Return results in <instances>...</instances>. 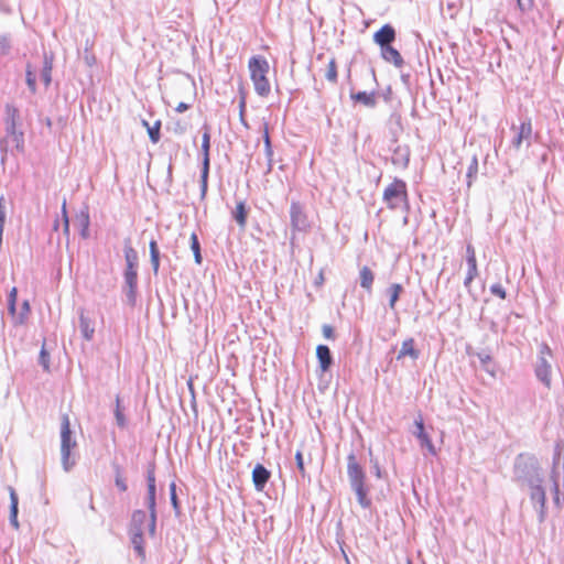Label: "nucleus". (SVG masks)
I'll use <instances>...</instances> for the list:
<instances>
[{
    "instance_id": "obj_1",
    "label": "nucleus",
    "mask_w": 564,
    "mask_h": 564,
    "mask_svg": "<svg viewBox=\"0 0 564 564\" xmlns=\"http://www.w3.org/2000/svg\"><path fill=\"white\" fill-rule=\"evenodd\" d=\"M248 69L256 93L261 97H267L271 91L269 74V62L263 56H252L248 62Z\"/></svg>"
},
{
    "instance_id": "obj_2",
    "label": "nucleus",
    "mask_w": 564,
    "mask_h": 564,
    "mask_svg": "<svg viewBox=\"0 0 564 564\" xmlns=\"http://www.w3.org/2000/svg\"><path fill=\"white\" fill-rule=\"evenodd\" d=\"M382 199L391 210L406 207L409 204L406 183L403 180L394 178L384 188Z\"/></svg>"
},
{
    "instance_id": "obj_3",
    "label": "nucleus",
    "mask_w": 564,
    "mask_h": 564,
    "mask_svg": "<svg viewBox=\"0 0 564 564\" xmlns=\"http://www.w3.org/2000/svg\"><path fill=\"white\" fill-rule=\"evenodd\" d=\"M149 520L150 516H148L142 510H137L132 514V522H131V542L133 544V547L138 555L144 560L145 558V547H144V540H143V525L145 524L149 529Z\"/></svg>"
},
{
    "instance_id": "obj_4",
    "label": "nucleus",
    "mask_w": 564,
    "mask_h": 564,
    "mask_svg": "<svg viewBox=\"0 0 564 564\" xmlns=\"http://www.w3.org/2000/svg\"><path fill=\"white\" fill-rule=\"evenodd\" d=\"M347 473L350 484L358 496V500L361 505H365L366 490H365V473L361 466L358 464L354 454L347 457Z\"/></svg>"
},
{
    "instance_id": "obj_5",
    "label": "nucleus",
    "mask_w": 564,
    "mask_h": 564,
    "mask_svg": "<svg viewBox=\"0 0 564 564\" xmlns=\"http://www.w3.org/2000/svg\"><path fill=\"white\" fill-rule=\"evenodd\" d=\"M76 443L72 441V431H70V422L67 414L62 416V426H61V452H62V460L64 468L69 469V455L72 448H74Z\"/></svg>"
},
{
    "instance_id": "obj_6",
    "label": "nucleus",
    "mask_w": 564,
    "mask_h": 564,
    "mask_svg": "<svg viewBox=\"0 0 564 564\" xmlns=\"http://www.w3.org/2000/svg\"><path fill=\"white\" fill-rule=\"evenodd\" d=\"M290 219L293 231L305 232L311 228L308 216L300 202L291 203Z\"/></svg>"
},
{
    "instance_id": "obj_7",
    "label": "nucleus",
    "mask_w": 564,
    "mask_h": 564,
    "mask_svg": "<svg viewBox=\"0 0 564 564\" xmlns=\"http://www.w3.org/2000/svg\"><path fill=\"white\" fill-rule=\"evenodd\" d=\"M466 264H467V274L464 280V285L469 288L471 282L478 275V265L476 258V250L473 245L468 243L466 246Z\"/></svg>"
},
{
    "instance_id": "obj_8",
    "label": "nucleus",
    "mask_w": 564,
    "mask_h": 564,
    "mask_svg": "<svg viewBox=\"0 0 564 564\" xmlns=\"http://www.w3.org/2000/svg\"><path fill=\"white\" fill-rule=\"evenodd\" d=\"M209 132L203 134L202 150L204 153L203 169H202V194L205 195L207 191V180L209 173Z\"/></svg>"
},
{
    "instance_id": "obj_9",
    "label": "nucleus",
    "mask_w": 564,
    "mask_h": 564,
    "mask_svg": "<svg viewBox=\"0 0 564 564\" xmlns=\"http://www.w3.org/2000/svg\"><path fill=\"white\" fill-rule=\"evenodd\" d=\"M512 130L516 131V135L512 140V144L514 149L519 150L524 141L529 143L532 135V123L531 120L528 119L520 123L519 127H512Z\"/></svg>"
},
{
    "instance_id": "obj_10",
    "label": "nucleus",
    "mask_w": 564,
    "mask_h": 564,
    "mask_svg": "<svg viewBox=\"0 0 564 564\" xmlns=\"http://www.w3.org/2000/svg\"><path fill=\"white\" fill-rule=\"evenodd\" d=\"M395 40V30L390 24H384L382 28H380L375 34H373V41L377 43L381 48L388 45H391V43Z\"/></svg>"
},
{
    "instance_id": "obj_11",
    "label": "nucleus",
    "mask_w": 564,
    "mask_h": 564,
    "mask_svg": "<svg viewBox=\"0 0 564 564\" xmlns=\"http://www.w3.org/2000/svg\"><path fill=\"white\" fill-rule=\"evenodd\" d=\"M411 358L416 360L420 357V350L416 348L415 339L410 337L402 341L397 359Z\"/></svg>"
},
{
    "instance_id": "obj_12",
    "label": "nucleus",
    "mask_w": 564,
    "mask_h": 564,
    "mask_svg": "<svg viewBox=\"0 0 564 564\" xmlns=\"http://www.w3.org/2000/svg\"><path fill=\"white\" fill-rule=\"evenodd\" d=\"M271 473L261 464H257L252 470V481L257 490H263L270 479Z\"/></svg>"
},
{
    "instance_id": "obj_13",
    "label": "nucleus",
    "mask_w": 564,
    "mask_h": 564,
    "mask_svg": "<svg viewBox=\"0 0 564 564\" xmlns=\"http://www.w3.org/2000/svg\"><path fill=\"white\" fill-rule=\"evenodd\" d=\"M415 426L417 430L415 435L419 438L421 446L426 447V449L430 452V454L436 455V449L432 443V440H431L430 435L424 430L423 420L422 419L416 420Z\"/></svg>"
},
{
    "instance_id": "obj_14",
    "label": "nucleus",
    "mask_w": 564,
    "mask_h": 564,
    "mask_svg": "<svg viewBox=\"0 0 564 564\" xmlns=\"http://www.w3.org/2000/svg\"><path fill=\"white\" fill-rule=\"evenodd\" d=\"M535 375L547 388L551 387V365L545 357L539 358Z\"/></svg>"
},
{
    "instance_id": "obj_15",
    "label": "nucleus",
    "mask_w": 564,
    "mask_h": 564,
    "mask_svg": "<svg viewBox=\"0 0 564 564\" xmlns=\"http://www.w3.org/2000/svg\"><path fill=\"white\" fill-rule=\"evenodd\" d=\"M148 507L150 510V520H149V535L153 536L155 534V488H148Z\"/></svg>"
},
{
    "instance_id": "obj_16",
    "label": "nucleus",
    "mask_w": 564,
    "mask_h": 564,
    "mask_svg": "<svg viewBox=\"0 0 564 564\" xmlns=\"http://www.w3.org/2000/svg\"><path fill=\"white\" fill-rule=\"evenodd\" d=\"M381 56L386 62L393 64L395 67H401L404 63L400 52L391 45L381 48Z\"/></svg>"
},
{
    "instance_id": "obj_17",
    "label": "nucleus",
    "mask_w": 564,
    "mask_h": 564,
    "mask_svg": "<svg viewBox=\"0 0 564 564\" xmlns=\"http://www.w3.org/2000/svg\"><path fill=\"white\" fill-rule=\"evenodd\" d=\"M316 357L318 359L319 368L322 371H327L330 368L333 361L329 348L325 345H318L316 347Z\"/></svg>"
},
{
    "instance_id": "obj_18",
    "label": "nucleus",
    "mask_w": 564,
    "mask_h": 564,
    "mask_svg": "<svg viewBox=\"0 0 564 564\" xmlns=\"http://www.w3.org/2000/svg\"><path fill=\"white\" fill-rule=\"evenodd\" d=\"M351 99L356 102H360L367 107H375L377 104V94L375 91H358L356 94H351Z\"/></svg>"
},
{
    "instance_id": "obj_19",
    "label": "nucleus",
    "mask_w": 564,
    "mask_h": 564,
    "mask_svg": "<svg viewBox=\"0 0 564 564\" xmlns=\"http://www.w3.org/2000/svg\"><path fill=\"white\" fill-rule=\"evenodd\" d=\"M234 218L241 229L246 228L248 210L246 208L245 202H239L236 204V208L234 210Z\"/></svg>"
},
{
    "instance_id": "obj_20",
    "label": "nucleus",
    "mask_w": 564,
    "mask_h": 564,
    "mask_svg": "<svg viewBox=\"0 0 564 564\" xmlns=\"http://www.w3.org/2000/svg\"><path fill=\"white\" fill-rule=\"evenodd\" d=\"M360 275V285L366 291L370 292L372 289V284L375 281V274L368 267H362L359 272Z\"/></svg>"
},
{
    "instance_id": "obj_21",
    "label": "nucleus",
    "mask_w": 564,
    "mask_h": 564,
    "mask_svg": "<svg viewBox=\"0 0 564 564\" xmlns=\"http://www.w3.org/2000/svg\"><path fill=\"white\" fill-rule=\"evenodd\" d=\"M142 124L143 127L147 128V131H148V134L150 137V140L153 142V143H158L160 141V138H161V134H160V130H161V121L160 120H156L153 126H150L148 121L143 120L142 121Z\"/></svg>"
},
{
    "instance_id": "obj_22",
    "label": "nucleus",
    "mask_w": 564,
    "mask_h": 564,
    "mask_svg": "<svg viewBox=\"0 0 564 564\" xmlns=\"http://www.w3.org/2000/svg\"><path fill=\"white\" fill-rule=\"evenodd\" d=\"M79 326H80V330L83 333V336L87 340H90L93 338V336H94V333H95V328H94V325H93L91 321L87 316L80 315Z\"/></svg>"
},
{
    "instance_id": "obj_23",
    "label": "nucleus",
    "mask_w": 564,
    "mask_h": 564,
    "mask_svg": "<svg viewBox=\"0 0 564 564\" xmlns=\"http://www.w3.org/2000/svg\"><path fill=\"white\" fill-rule=\"evenodd\" d=\"M324 77L332 84L337 83V78H338L337 62L334 57L328 61L325 73H324Z\"/></svg>"
},
{
    "instance_id": "obj_24",
    "label": "nucleus",
    "mask_w": 564,
    "mask_h": 564,
    "mask_svg": "<svg viewBox=\"0 0 564 564\" xmlns=\"http://www.w3.org/2000/svg\"><path fill=\"white\" fill-rule=\"evenodd\" d=\"M113 469H115V484H116L117 488L121 492L127 491L128 485H127L126 478L123 476L121 466L116 464V465H113Z\"/></svg>"
},
{
    "instance_id": "obj_25",
    "label": "nucleus",
    "mask_w": 564,
    "mask_h": 564,
    "mask_svg": "<svg viewBox=\"0 0 564 564\" xmlns=\"http://www.w3.org/2000/svg\"><path fill=\"white\" fill-rule=\"evenodd\" d=\"M149 248H150V257H151V263L153 267V271H154V273H156L159 271V267H160V252H159L156 241L151 240L149 243Z\"/></svg>"
},
{
    "instance_id": "obj_26",
    "label": "nucleus",
    "mask_w": 564,
    "mask_h": 564,
    "mask_svg": "<svg viewBox=\"0 0 564 564\" xmlns=\"http://www.w3.org/2000/svg\"><path fill=\"white\" fill-rule=\"evenodd\" d=\"M52 69H53L52 58L45 57L41 77L46 87L50 86V84L52 82Z\"/></svg>"
},
{
    "instance_id": "obj_27",
    "label": "nucleus",
    "mask_w": 564,
    "mask_h": 564,
    "mask_svg": "<svg viewBox=\"0 0 564 564\" xmlns=\"http://www.w3.org/2000/svg\"><path fill=\"white\" fill-rule=\"evenodd\" d=\"M124 259L127 267H138V253L131 245L124 247Z\"/></svg>"
},
{
    "instance_id": "obj_28",
    "label": "nucleus",
    "mask_w": 564,
    "mask_h": 564,
    "mask_svg": "<svg viewBox=\"0 0 564 564\" xmlns=\"http://www.w3.org/2000/svg\"><path fill=\"white\" fill-rule=\"evenodd\" d=\"M402 291H403V288L399 283L392 284L390 286V289H389V292H390L389 306H390V308L393 310L395 307V303L398 302Z\"/></svg>"
},
{
    "instance_id": "obj_29",
    "label": "nucleus",
    "mask_w": 564,
    "mask_h": 564,
    "mask_svg": "<svg viewBox=\"0 0 564 564\" xmlns=\"http://www.w3.org/2000/svg\"><path fill=\"white\" fill-rule=\"evenodd\" d=\"M191 248L194 253L195 262L197 264H200L202 263L200 246H199L198 237L195 232H193L191 235Z\"/></svg>"
},
{
    "instance_id": "obj_30",
    "label": "nucleus",
    "mask_w": 564,
    "mask_h": 564,
    "mask_svg": "<svg viewBox=\"0 0 564 564\" xmlns=\"http://www.w3.org/2000/svg\"><path fill=\"white\" fill-rule=\"evenodd\" d=\"M124 279L130 289L135 288L138 280L137 267H127L124 272Z\"/></svg>"
},
{
    "instance_id": "obj_31",
    "label": "nucleus",
    "mask_w": 564,
    "mask_h": 564,
    "mask_svg": "<svg viewBox=\"0 0 564 564\" xmlns=\"http://www.w3.org/2000/svg\"><path fill=\"white\" fill-rule=\"evenodd\" d=\"M263 142H264L265 155L269 159V161H271L272 156H273V150H272L270 134H269V128H268L267 123L263 126Z\"/></svg>"
},
{
    "instance_id": "obj_32",
    "label": "nucleus",
    "mask_w": 564,
    "mask_h": 564,
    "mask_svg": "<svg viewBox=\"0 0 564 564\" xmlns=\"http://www.w3.org/2000/svg\"><path fill=\"white\" fill-rule=\"evenodd\" d=\"M478 173V160L474 156L467 170V185L470 186Z\"/></svg>"
},
{
    "instance_id": "obj_33",
    "label": "nucleus",
    "mask_w": 564,
    "mask_h": 564,
    "mask_svg": "<svg viewBox=\"0 0 564 564\" xmlns=\"http://www.w3.org/2000/svg\"><path fill=\"white\" fill-rule=\"evenodd\" d=\"M26 84L32 93L36 91V76L30 64L26 66Z\"/></svg>"
},
{
    "instance_id": "obj_34",
    "label": "nucleus",
    "mask_w": 564,
    "mask_h": 564,
    "mask_svg": "<svg viewBox=\"0 0 564 564\" xmlns=\"http://www.w3.org/2000/svg\"><path fill=\"white\" fill-rule=\"evenodd\" d=\"M6 113H7L8 121H10L11 126L14 128L17 120L19 118V110L12 105H7Z\"/></svg>"
},
{
    "instance_id": "obj_35",
    "label": "nucleus",
    "mask_w": 564,
    "mask_h": 564,
    "mask_svg": "<svg viewBox=\"0 0 564 564\" xmlns=\"http://www.w3.org/2000/svg\"><path fill=\"white\" fill-rule=\"evenodd\" d=\"M531 498L541 505H544L546 499L544 489L540 485L534 486L532 488Z\"/></svg>"
},
{
    "instance_id": "obj_36",
    "label": "nucleus",
    "mask_w": 564,
    "mask_h": 564,
    "mask_svg": "<svg viewBox=\"0 0 564 564\" xmlns=\"http://www.w3.org/2000/svg\"><path fill=\"white\" fill-rule=\"evenodd\" d=\"M18 290L17 288H12L9 293V312L12 317H15V305H17Z\"/></svg>"
},
{
    "instance_id": "obj_37",
    "label": "nucleus",
    "mask_w": 564,
    "mask_h": 564,
    "mask_svg": "<svg viewBox=\"0 0 564 564\" xmlns=\"http://www.w3.org/2000/svg\"><path fill=\"white\" fill-rule=\"evenodd\" d=\"M517 6L522 13H527L533 10L535 0H517Z\"/></svg>"
},
{
    "instance_id": "obj_38",
    "label": "nucleus",
    "mask_w": 564,
    "mask_h": 564,
    "mask_svg": "<svg viewBox=\"0 0 564 564\" xmlns=\"http://www.w3.org/2000/svg\"><path fill=\"white\" fill-rule=\"evenodd\" d=\"M40 364L44 368V370H50V355L45 349V344L43 343L41 351H40Z\"/></svg>"
},
{
    "instance_id": "obj_39",
    "label": "nucleus",
    "mask_w": 564,
    "mask_h": 564,
    "mask_svg": "<svg viewBox=\"0 0 564 564\" xmlns=\"http://www.w3.org/2000/svg\"><path fill=\"white\" fill-rule=\"evenodd\" d=\"M62 225H63L64 235L66 237H68V235H69V221H68V217H67L65 202L63 203V206H62Z\"/></svg>"
},
{
    "instance_id": "obj_40",
    "label": "nucleus",
    "mask_w": 564,
    "mask_h": 564,
    "mask_svg": "<svg viewBox=\"0 0 564 564\" xmlns=\"http://www.w3.org/2000/svg\"><path fill=\"white\" fill-rule=\"evenodd\" d=\"M491 294L498 296L501 300H505L507 296L506 290L501 284H494L490 286Z\"/></svg>"
},
{
    "instance_id": "obj_41",
    "label": "nucleus",
    "mask_w": 564,
    "mask_h": 564,
    "mask_svg": "<svg viewBox=\"0 0 564 564\" xmlns=\"http://www.w3.org/2000/svg\"><path fill=\"white\" fill-rule=\"evenodd\" d=\"M295 462H296V466H297L300 474L302 475V477H305L306 469L304 466L303 454L300 451L296 452V454H295Z\"/></svg>"
},
{
    "instance_id": "obj_42",
    "label": "nucleus",
    "mask_w": 564,
    "mask_h": 564,
    "mask_svg": "<svg viewBox=\"0 0 564 564\" xmlns=\"http://www.w3.org/2000/svg\"><path fill=\"white\" fill-rule=\"evenodd\" d=\"M6 217L4 197L0 196V230H4Z\"/></svg>"
},
{
    "instance_id": "obj_43",
    "label": "nucleus",
    "mask_w": 564,
    "mask_h": 564,
    "mask_svg": "<svg viewBox=\"0 0 564 564\" xmlns=\"http://www.w3.org/2000/svg\"><path fill=\"white\" fill-rule=\"evenodd\" d=\"M116 420L119 426L123 427L126 425L124 415L120 409L119 399H117V408H116Z\"/></svg>"
},
{
    "instance_id": "obj_44",
    "label": "nucleus",
    "mask_w": 564,
    "mask_h": 564,
    "mask_svg": "<svg viewBox=\"0 0 564 564\" xmlns=\"http://www.w3.org/2000/svg\"><path fill=\"white\" fill-rule=\"evenodd\" d=\"M147 480H148V488H155V473H154V466H152V467H150V468L148 469Z\"/></svg>"
},
{
    "instance_id": "obj_45",
    "label": "nucleus",
    "mask_w": 564,
    "mask_h": 564,
    "mask_svg": "<svg viewBox=\"0 0 564 564\" xmlns=\"http://www.w3.org/2000/svg\"><path fill=\"white\" fill-rule=\"evenodd\" d=\"M322 332H323V336L326 339H334L335 338L334 328L330 325H324L323 328H322Z\"/></svg>"
},
{
    "instance_id": "obj_46",
    "label": "nucleus",
    "mask_w": 564,
    "mask_h": 564,
    "mask_svg": "<svg viewBox=\"0 0 564 564\" xmlns=\"http://www.w3.org/2000/svg\"><path fill=\"white\" fill-rule=\"evenodd\" d=\"M10 511H11V514H10L11 523L15 528H18L19 527V523H18V506H10Z\"/></svg>"
},
{
    "instance_id": "obj_47",
    "label": "nucleus",
    "mask_w": 564,
    "mask_h": 564,
    "mask_svg": "<svg viewBox=\"0 0 564 564\" xmlns=\"http://www.w3.org/2000/svg\"><path fill=\"white\" fill-rule=\"evenodd\" d=\"M30 311V307H29V303L28 302H24L23 303V312L18 316L15 314V317H13L18 323H23L26 314L29 313Z\"/></svg>"
},
{
    "instance_id": "obj_48",
    "label": "nucleus",
    "mask_w": 564,
    "mask_h": 564,
    "mask_svg": "<svg viewBox=\"0 0 564 564\" xmlns=\"http://www.w3.org/2000/svg\"><path fill=\"white\" fill-rule=\"evenodd\" d=\"M175 489H176V486L174 482L171 484L170 486V490H171V501L174 506V508H177V497H176V492H175Z\"/></svg>"
},
{
    "instance_id": "obj_49",
    "label": "nucleus",
    "mask_w": 564,
    "mask_h": 564,
    "mask_svg": "<svg viewBox=\"0 0 564 564\" xmlns=\"http://www.w3.org/2000/svg\"><path fill=\"white\" fill-rule=\"evenodd\" d=\"M540 355H541L540 357H545V358H546V357H551V356H552V352H551L550 347H549V346H546V345H543V346L541 347Z\"/></svg>"
},
{
    "instance_id": "obj_50",
    "label": "nucleus",
    "mask_w": 564,
    "mask_h": 564,
    "mask_svg": "<svg viewBox=\"0 0 564 564\" xmlns=\"http://www.w3.org/2000/svg\"><path fill=\"white\" fill-rule=\"evenodd\" d=\"M188 108H189V105H187V104H185V102H180V104L176 106L175 110H176L177 112H184V111H186Z\"/></svg>"
},
{
    "instance_id": "obj_51",
    "label": "nucleus",
    "mask_w": 564,
    "mask_h": 564,
    "mask_svg": "<svg viewBox=\"0 0 564 564\" xmlns=\"http://www.w3.org/2000/svg\"><path fill=\"white\" fill-rule=\"evenodd\" d=\"M11 506H18V496L13 489L10 491Z\"/></svg>"
},
{
    "instance_id": "obj_52",
    "label": "nucleus",
    "mask_w": 564,
    "mask_h": 564,
    "mask_svg": "<svg viewBox=\"0 0 564 564\" xmlns=\"http://www.w3.org/2000/svg\"><path fill=\"white\" fill-rule=\"evenodd\" d=\"M324 281V275H323V272L321 271L319 274H318V281H317V284H322Z\"/></svg>"
},
{
    "instance_id": "obj_53",
    "label": "nucleus",
    "mask_w": 564,
    "mask_h": 564,
    "mask_svg": "<svg viewBox=\"0 0 564 564\" xmlns=\"http://www.w3.org/2000/svg\"><path fill=\"white\" fill-rule=\"evenodd\" d=\"M58 227H59V220L56 219L54 225H53V229L56 231V230H58Z\"/></svg>"
}]
</instances>
